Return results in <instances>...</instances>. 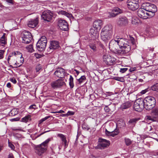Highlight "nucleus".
<instances>
[{"instance_id":"8fccbe9b","label":"nucleus","mask_w":158,"mask_h":158,"mask_svg":"<svg viewBox=\"0 0 158 158\" xmlns=\"http://www.w3.org/2000/svg\"><path fill=\"white\" fill-rule=\"evenodd\" d=\"M148 89H147L144 90H142L141 92V93L142 94H145L147 92H148Z\"/></svg>"},{"instance_id":"79ce46f5","label":"nucleus","mask_w":158,"mask_h":158,"mask_svg":"<svg viewBox=\"0 0 158 158\" xmlns=\"http://www.w3.org/2000/svg\"><path fill=\"white\" fill-rule=\"evenodd\" d=\"M118 125L119 126H123V127L125 126V123L123 121H118L117 122Z\"/></svg>"},{"instance_id":"5fc2aeb1","label":"nucleus","mask_w":158,"mask_h":158,"mask_svg":"<svg viewBox=\"0 0 158 158\" xmlns=\"http://www.w3.org/2000/svg\"><path fill=\"white\" fill-rule=\"evenodd\" d=\"M35 56L37 58H40L41 57V55L39 54L38 53H35L34 54Z\"/></svg>"},{"instance_id":"6e6552de","label":"nucleus","mask_w":158,"mask_h":158,"mask_svg":"<svg viewBox=\"0 0 158 158\" xmlns=\"http://www.w3.org/2000/svg\"><path fill=\"white\" fill-rule=\"evenodd\" d=\"M98 145L95 147L96 149H102L108 147L110 145V142L104 139H99Z\"/></svg>"},{"instance_id":"774afa93","label":"nucleus","mask_w":158,"mask_h":158,"mask_svg":"<svg viewBox=\"0 0 158 158\" xmlns=\"http://www.w3.org/2000/svg\"><path fill=\"white\" fill-rule=\"evenodd\" d=\"M64 111L62 110H60L59 111L57 112V113H64Z\"/></svg>"},{"instance_id":"f03ea898","label":"nucleus","mask_w":158,"mask_h":158,"mask_svg":"<svg viewBox=\"0 0 158 158\" xmlns=\"http://www.w3.org/2000/svg\"><path fill=\"white\" fill-rule=\"evenodd\" d=\"M113 34V27L111 24L105 26L102 29L100 35L102 40L107 42L112 37Z\"/></svg>"},{"instance_id":"dca6fc26","label":"nucleus","mask_w":158,"mask_h":158,"mask_svg":"<svg viewBox=\"0 0 158 158\" xmlns=\"http://www.w3.org/2000/svg\"><path fill=\"white\" fill-rule=\"evenodd\" d=\"M65 84V82L61 79H58L52 82L51 85L54 88H59Z\"/></svg>"},{"instance_id":"e2e57ef3","label":"nucleus","mask_w":158,"mask_h":158,"mask_svg":"<svg viewBox=\"0 0 158 158\" xmlns=\"http://www.w3.org/2000/svg\"><path fill=\"white\" fill-rule=\"evenodd\" d=\"M147 118L148 119H149V120H152V119H153V118H152L150 116H147Z\"/></svg>"},{"instance_id":"0eeeda50","label":"nucleus","mask_w":158,"mask_h":158,"mask_svg":"<svg viewBox=\"0 0 158 158\" xmlns=\"http://www.w3.org/2000/svg\"><path fill=\"white\" fill-rule=\"evenodd\" d=\"M127 6L128 8L132 10H135L139 7V0H127Z\"/></svg>"},{"instance_id":"b1692460","label":"nucleus","mask_w":158,"mask_h":158,"mask_svg":"<svg viewBox=\"0 0 158 158\" xmlns=\"http://www.w3.org/2000/svg\"><path fill=\"white\" fill-rule=\"evenodd\" d=\"M6 33H3V35L0 39V45L2 46H3L6 43Z\"/></svg>"},{"instance_id":"338daca9","label":"nucleus","mask_w":158,"mask_h":158,"mask_svg":"<svg viewBox=\"0 0 158 158\" xmlns=\"http://www.w3.org/2000/svg\"><path fill=\"white\" fill-rule=\"evenodd\" d=\"M3 146L2 144H0V152L2 149Z\"/></svg>"},{"instance_id":"69168bd1","label":"nucleus","mask_w":158,"mask_h":158,"mask_svg":"<svg viewBox=\"0 0 158 158\" xmlns=\"http://www.w3.org/2000/svg\"><path fill=\"white\" fill-rule=\"evenodd\" d=\"M6 2L10 3H12V0H6Z\"/></svg>"},{"instance_id":"f8f14e48","label":"nucleus","mask_w":158,"mask_h":158,"mask_svg":"<svg viewBox=\"0 0 158 158\" xmlns=\"http://www.w3.org/2000/svg\"><path fill=\"white\" fill-rule=\"evenodd\" d=\"M137 14L138 16L143 19H145L150 17L149 13L147 12L142 8H139L137 11Z\"/></svg>"},{"instance_id":"f3484780","label":"nucleus","mask_w":158,"mask_h":158,"mask_svg":"<svg viewBox=\"0 0 158 158\" xmlns=\"http://www.w3.org/2000/svg\"><path fill=\"white\" fill-rule=\"evenodd\" d=\"M122 11L118 7L114 8L110 12H109V15L108 17L110 18L114 17L117 15L119 13H122Z\"/></svg>"},{"instance_id":"a18cd8bd","label":"nucleus","mask_w":158,"mask_h":158,"mask_svg":"<svg viewBox=\"0 0 158 158\" xmlns=\"http://www.w3.org/2000/svg\"><path fill=\"white\" fill-rule=\"evenodd\" d=\"M5 51L4 50H0V59H2L3 58V54Z\"/></svg>"},{"instance_id":"5701e85b","label":"nucleus","mask_w":158,"mask_h":158,"mask_svg":"<svg viewBox=\"0 0 158 158\" xmlns=\"http://www.w3.org/2000/svg\"><path fill=\"white\" fill-rule=\"evenodd\" d=\"M18 57H17L16 60H18V62H19L20 64L19 65H17L16 66H15V67H18L20 66L24 62V58L22 57V54L19 52V53Z\"/></svg>"},{"instance_id":"473e14b6","label":"nucleus","mask_w":158,"mask_h":158,"mask_svg":"<svg viewBox=\"0 0 158 158\" xmlns=\"http://www.w3.org/2000/svg\"><path fill=\"white\" fill-rule=\"evenodd\" d=\"M18 110L16 109H13L10 111L9 114L10 115L14 116L18 114Z\"/></svg>"},{"instance_id":"58836bf2","label":"nucleus","mask_w":158,"mask_h":158,"mask_svg":"<svg viewBox=\"0 0 158 158\" xmlns=\"http://www.w3.org/2000/svg\"><path fill=\"white\" fill-rule=\"evenodd\" d=\"M152 115H158V108H155L152 112Z\"/></svg>"},{"instance_id":"2f4dec72","label":"nucleus","mask_w":158,"mask_h":158,"mask_svg":"<svg viewBox=\"0 0 158 158\" xmlns=\"http://www.w3.org/2000/svg\"><path fill=\"white\" fill-rule=\"evenodd\" d=\"M73 78L71 75L70 76L69 79V85L70 88H73L74 86Z\"/></svg>"},{"instance_id":"72a5a7b5","label":"nucleus","mask_w":158,"mask_h":158,"mask_svg":"<svg viewBox=\"0 0 158 158\" xmlns=\"http://www.w3.org/2000/svg\"><path fill=\"white\" fill-rule=\"evenodd\" d=\"M26 48L27 51L30 52H32L34 51L33 45L31 44H30L27 46H26Z\"/></svg>"},{"instance_id":"603ef678","label":"nucleus","mask_w":158,"mask_h":158,"mask_svg":"<svg viewBox=\"0 0 158 158\" xmlns=\"http://www.w3.org/2000/svg\"><path fill=\"white\" fill-rule=\"evenodd\" d=\"M105 133L106 135L108 136H110L111 132L108 131L106 129L105 130Z\"/></svg>"},{"instance_id":"393cba45","label":"nucleus","mask_w":158,"mask_h":158,"mask_svg":"<svg viewBox=\"0 0 158 158\" xmlns=\"http://www.w3.org/2000/svg\"><path fill=\"white\" fill-rule=\"evenodd\" d=\"M131 103L129 102H127L123 103L121 106V108L123 110L124 109H127L131 106Z\"/></svg>"},{"instance_id":"39448f33","label":"nucleus","mask_w":158,"mask_h":158,"mask_svg":"<svg viewBox=\"0 0 158 158\" xmlns=\"http://www.w3.org/2000/svg\"><path fill=\"white\" fill-rule=\"evenodd\" d=\"M50 140L51 139L49 138L41 144L35 147V152L36 153L39 155L41 156L45 152L47 149L48 143Z\"/></svg>"},{"instance_id":"0e129e2a","label":"nucleus","mask_w":158,"mask_h":158,"mask_svg":"<svg viewBox=\"0 0 158 158\" xmlns=\"http://www.w3.org/2000/svg\"><path fill=\"white\" fill-rule=\"evenodd\" d=\"M127 70H120V72L122 73H123L125 72Z\"/></svg>"},{"instance_id":"4be33fe9","label":"nucleus","mask_w":158,"mask_h":158,"mask_svg":"<svg viewBox=\"0 0 158 158\" xmlns=\"http://www.w3.org/2000/svg\"><path fill=\"white\" fill-rule=\"evenodd\" d=\"M19 53V52H15L10 54L7 59V60L9 61L10 60H16L18 55Z\"/></svg>"},{"instance_id":"4468645a","label":"nucleus","mask_w":158,"mask_h":158,"mask_svg":"<svg viewBox=\"0 0 158 158\" xmlns=\"http://www.w3.org/2000/svg\"><path fill=\"white\" fill-rule=\"evenodd\" d=\"M59 47V43L57 41H51L49 48L48 49V51L51 52L53 50L58 48Z\"/></svg>"},{"instance_id":"3c124183","label":"nucleus","mask_w":158,"mask_h":158,"mask_svg":"<svg viewBox=\"0 0 158 158\" xmlns=\"http://www.w3.org/2000/svg\"><path fill=\"white\" fill-rule=\"evenodd\" d=\"M105 111L107 112H109L110 111V109L109 108L108 106H106L104 108Z\"/></svg>"},{"instance_id":"412c9836","label":"nucleus","mask_w":158,"mask_h":158,"mask_svg":"<svg viewBox=\"0 0 158 158\" xmlns=\"http://www.w3.org/2000/svg\"><path fill=\"white\" fill-rule=\"evenodd\" d=\"M142 102L141 101L139 103L135 102L134 105V110L137 111H140L142 110V108L143 107V104H142Z\"/></svg>"},{"instance_id":"4c0bfd02","label":"nucleus","mask_w":158,"mask_h":158,"mask_svg":"<svg viewBox=\"0 0 158 158\" xmlns=\"http://www.w3.org/2000/svg\"><path fill=\"white\" fill-rule=\"evenodd\" d=\"M54 74L59 77H61V73L60 70H56L54 73Z\"/></svg>"},{"instance_id":"de8ad7c7","label":"nucleus","mask_w":158,"mask_h":158,"mask_svg":"<svg viewBox=\"0 0 158 158\" xmlns=\"http://www.w3.org/2000/svg\"><path fill=\"white\" fill-rule=\"evenodd\" d=\"M130 40L133 45L135 44V40L133 37L130 36Z\"/></svg>"},{"instance_id":"20e7f679","label":"nucleus","mask_w":158,"mask_h":158,"mask_svg":"<svg viewBox=\"0 0 158 158\" xmlns=\"http://www.w3.org/2000/svg\"><path fill=\"white\" fill-rule=\"evenodd\" d=\"M141 7L147 12H148L149 13L150 17L154 16L155 13L157 10L155 5L149 2H145L143 3Z\"/></svg>"},{"instance_id":"c9c22d12","label":"nucleus","mask_w":158,"mask_h":158,"mask_svg":"<svg viewBox=\"0 0 158 158\" xmlns=\"http://www.w3.org/2000/svg\"><path fill=\"white\" fill-rule=\"evenodd\" d=\"M151 89L152 90L158 91V83L154 85L151 87Z\"/></svg>"},{"instance_id":"a878e982","label":"nucleus","mask_w":158,"mask_h":158,"mask_svg":"<svg viewBox=\"0 0 158 158\" xmlns=\"http://www.w3.org/2000/svg\"><path fill=\"white\" fill-rule=\"evenodd\" d=\"M58 14L59 15H64L69 18H70L72 16V15L71 14L63 10H60L58 12Z\"/></svg>"},{"instance_id":"49530a36","label":"nucleus","mask_w":158,"mask_h":158,"mask_svg":"<svg viewBox=\"0 0 158 158\" xmlns=\"http://www.w3.org/2000/svg\"><path fill=\"white\" fill-rule=\"evenodd\" d=\"M114 79L115 80L121 82H123V78L119 77H114Z\"/></svg>"},{"instance_id":"423d86ee","label":"nucleus","mask_w":158,"mask_h":158,"mask_svg":"<svg viewBox=\"0 0 158 158\" xmlns=\"http://www.w3.org/2000/svg\"><path fill=\"white\" fill-rule=\"evenodd\" d=\"M47 39L45 36H42L38 41L36 44L37 49L40 51H44L46 46Z\"/></svg>"},{"instance_id":"c756f323","label":"nucleus","mask_w":158,"mask_h":158,"mask_svg":"<svg viewBox=\"0 0 158 158\" xmlns=\"http://www.w3.org/2000/svg\"><path fill=\"white\" fill-rule=\"evenodd\" d=\"M131 22L132 24L137 25L139 23V20L137 17H133L131 19Z\"/></svg>"},{"instance_id":"7ed1b4c3","label":"nucleus","mask_w":158,"mask_h":158,"mask_svg":"<svg viewBox=\"0 0 158 158\" xmlns=\"http://www.w3.org/2000/svg\"><path fill=\"white\" fill-rule=\"evenodd\" d=\"M142 104H143V107L147 110H150L155 107L156 104L155 98L152 96L146 97L142 101Z\"/></svg>"},{"instance_id":"e433bc0d","label":"nucleus","mask_w":158,"mask_h":158,"mask_svg":"<svg viewBox=\"0 0 158 158\" xmlns=\"http://www.w3.org/2000/svg\"><path fill=\"white\" fill-rule=\"evenodd\" d=\"M100 73H101L102 75H104L105 74L106 75H107V73H108V70H103V71H101V70H97Z\"/></svg>"},{"instance_id":"c85d7f7f","label":"nucleus","mask_w":158,"mask_h":158,"mask_svg":"<svg viewBox=\"0 0 158 158\" xmlns=\"http://www.w3.org/2000/svg\"><path fill=\"white\" fill-rule=\"evenodd\" d=\"M89 46L94 52L97 50L96 45L94 41L93 43H90Z\"/></svg>"},{"instance_id":"6e6d98bb","label":"nucleus","mask_w":158,"mask_h":158,"mask_svg":"<svg viewBox=\"0 0 158 158\" xmlns=\"http://www.w3.org/2000/svg\"><path fill=\"white\" fill-rule=\"evenodd\" d=\"M36 106V105H35V104H33V105H32L31 106H30L29 108V109H34V108H35Z\"/></svg>"},{"instance_id":"7c9ffc66","label":"nucleus","mask_w":158,"mask_h":158,"mask_svg":"<svg viewBox=\"0 0 158 158\" xmlns=\"http://www.w3.org/2000/svg\"><path fill=\"white\" fill-rule=\"evenodd\" d=\"M57 136L60 137L62 141L64 143H65L66 142H67L66 137L63 134H58L57 135Z\"/></svg>"},{"instance_id":"bf43d9fd","label":"nucleus","mask_w":158,"mask_h":158,"mask_svg":"<svg viewBox=\"0 0 158 158\" xmlns=\"http://www.w3.org/2000/svg\"><path fill=\"white\" fill-rule=\"evenodd\" d=\"M8 158H14L13 155L12 153H10L9 154Z\"/></svg>"},{"instance_id":"c03bdc74","label":"nucleus","mask_w":158,"mask_h":158,"mask_svg":"<svg viewBox=\"0 0 158 158\" xmlns=\"http://www.w3.org/2000/svg\"><path fill=\"white\" fill-rule=\"evenodd\" d=\"M82 127L83 129L88 130L89 129L88 126L85 124H83L82 125Z\"/></svg>"},{"instance_id":"9d476101","label":"nucleus","mask_w":158,"mask_h":158,"mask_svg":"<svg viewBox=\"0 0 158 158\" xmlns=\"http://www.w3.org/2000/svg\"><path fill=\"white\" fill-rule=\"evenodd\" d=\"M103 60L108 65H113L116 63V59L109 55H105L103 56Z\"/></svg>"},{"instance_id":"864d4df0","label":"nucleus","mask_w":158,"mask_h":158,"mask_svg":"<svg viewBox=\"0 0 158 158\" xmlns=\"http://www.w3.org/2000/svg\"><path fill=\"white\" fill-rule=\"evenodd\" d=\"M10 81L12 82L14 84H15L17 82L16 79L14 78L10 79Z\"/></svg>"},{"instance_id":"f704fd0d","label":"nucleus","mask_w":158,"mask_h":158,"mask_svg":"<svg viewBox=\"0 0 158 158\" xmlns=\"http://www.w3.org/2000/svg\"><path fill=\"white\" fill-rule=\"evenodd\" d=\"M124 140L127 146H128L131 144L132 141H131L129 138H125Z\"/></svg>"},{"instance_id":"680f3d73","label":"nucleus","mask_w":158,"mask_h":158,"mask_svg":"<svg viewBox=\"0 0 158 158\" xmlns=\"http://www.w3.org/2000/svg\"><path fill=\"white\" fill-rule=\"evenodd\" d=\"M6 86L8 87V88H10L11 87V84L9 82V83H8L7 84V85H6Z\"/></svg>"},{"instance_id":"aec40b11","label":"nucleus","mask_w":158,"mask_h":158,"mask_svg":"<svg viewBox=\"0 0 158 158\" xmlns=\"http://www.w3.org/2000/svg\"><path fill=\"white\" fill-rule=\"evenodd\" d=\"M128 21L125 17L119 18L117 21V23L120 25H125L127 24Z\"/></svg>"},{"instance_id":"6ab92c4d","label":"nucleus","mask_w":158,"mask_h":158,"mask_svg":"<svg viewBox=\"0 0 158 158\" xmlns=\"http://www.w3.org/2000/svg\"><path fill=\"white\" fill-rule=\"evenodd\" d=\"M103 25V23L102 20L100 19H97L95 20L93 23V27L98 29L100 28V29L101 27Z\"/></svg>"},{"instance_id":"4d7b16f0","label":"nucleus","mask_w":158,"mask_h":158,"mask_svg":"<svg viewBox=\"0 0 158 158\" xmlns=\"http://www.w3.org/2000/svg\"><path fill=\"white\" fill-rule=\"evenodd\" d=\"M9 146L12 149H13L14 147V146L13 144L11 143H10L9 142Z\"/></svg>"},{"instance_id":"ddd939ff","label":"nucleus","mask_w":158,"mask_h":158,"mask_svg":"<svg viewBox=\"0 0 158 158\" xmlns=\"http://www.w3.org/2000/svg\"><path fill=\"white\" fill-rule=\"evenodd\" d=\"M58 25L60 29L62 30L67 31L68 29V23L64 20L61 19H59Z\"/></svg>"},{"instance_id":"a211bd4d","label":"nucleus","mask_w":158,"mask_h":158,"mask_svg":"<svg viewBox=\"0 0 158 158\" xmlns=\"http://www.w3.org/2000/svg\"><path fill=\"white\" fill-rule=\"evenodd\" d=\"M38 23V19L36 18L35 19H31L29 21L27 25L31 28H34L36 27Z\"/></svg>"},{"instance_id":"37998d69","label":"nucleus","mask_w":158,"mask_h":158,"mask_svg":"<svg viewBox=\"0 0 158 158\" xmlns=\"http://www.w3.org/2000/svg\"><path fill=\"white\" fill-rule=\"evenodd\" d=\"M74 113L72 111H68L66 114H65L64 116H66L69 115H72L74 114Z\"/></svg>"},{"instance_id":"ea45409f","label":"nucleus","mask_w":158,"mask_h":158,"mask_svg":"<svg viewBox=\"0 0 158 158\" xmlns=\"http://www.w3.org/2000/svg\"><path fill=\"white\" fill-rule=\"evenodd\" d=\"M118 133L119 132L118 130H114V131L111 132V134L110 136L112 137H114L115 136L117 135Z\"/></svg>"},{"instance_id":"cd10ccee","label":"nucleus","mask_w":158,"mask_h":158,"mask_svg":"<svg viewBox=\"0 0 158 158\" xmlns=\"http://www.w3.org/2000/svg\"><path fill=\"white\" fill-rule=\"evenodd\" d=\"M138 120L139 119L136 118H134L130 119L128 122V124L129 125L135 126V124Z\"/></svg>"},{"instance_id":"f257e3e1","label":"nucleus","mask_w":158,"mask_h":158,"mask_svg":"<svg viewBox=\"0 0 158 158\" xmlns=\"http://www.w3.org/2000/svg\"><path fill=\"white\" fill-rule=\"evenodd\" d=\"M129 44L126 39L120 38L118 36L114 35V39L110 40L109 46L110 50L122 55L127 53L131 50Z\"/></svg>"},{"instance_id":"9b49d317","label":"nucleus","mask_w":158,"mask_h":158,"mask_svg":"<svg viewBox=\"0 0 158 158\" xmlns=\"http://www.w3.org/2000/svg\"><path fill=\"white\" fill-rule=\"evenodd\" d=\"M52 13L50 10H46L43 12L41 17L43 19L47 22L50 21L52 17Z\"/></svg>"},{"instance_id":"2eb2a0df","label":"nucleus","mask_w":158,"mask_h":158,"mask_svg":"<svg viewBox=\"0 0 158 158\" xmlns=\"http://www.w3.org/2000/svg\"><path fill=\"white\" fill-rule=\"evenodd\" d=\"M89 34L94 40L97 39L99 36V30L93 27L90 29Z\"/></svg>"},{"instance_id":"1a4fd4ad","label":"nucleus","mask_w":158,"mask_h":158,"mask_svg":"<svg viewBox=\"0 0 158 158\" xmlns=\"http://www.w3.org/2000/svg\"><path fill=\"white\" fill-rule=\"evenodd\" d=\"M22 42L25 44H29L32 40L31 33L29 31H24L22 33Z\"/></svg>"},{"instance_id":"09e8293b","label":"nucleus","mask_w":158,"mask_h":158,"mask_svg":"<svg viewBox=\"0 0 158 158\" xmlns=\"http://www.w3.org/2000/svg\"><path fill=\"white\" fill-rule=\"evenodd\" d=\"M152 157L153 158H158V152H155L154 153Z\"/></svg>"},{"instance_id":"a19ab883","label":"nucleus","mask_w":158,"mask_h":158,"mask_svg":"<svg viewBox=\"0 0 158 158\" xmlns=\"http://www.w3.org/2000/svg\"><path fill=\"white\" fill-rule=\"evenodd\" d=\"M85 79L86 78L85 76H81L78 80L79 83L81 84L83 82V81L85 80Z\"/></svg>"},{"instance_id":"bb28decb","label":"nucleus","mask_w":158,"mask_h":158,"mask_svg":"<svg viewBox=\"0 0 158 158\" xmlns=\"http://www.w3.org/2000/svg\"><path fill=\"white\" fill-rule=\"evenodd\" d=\"M31 120V116L30 115H27L25 117L23 118L21 121L23 122L27 123V122L30 121Z\"/></svg>"},{"instance_id":"13d9d810","label":"nucleus","mask_w":158,"mask_h":158,"mask_svg":"<svg viewBox=\"0 0 158 158\" xmlns=\"http://www.w3.org/2000/svg\"><path fill=\"white\" fill-rule=\"evenodd\" d=\"M19 120V119L18 118H12V119H11L10 120L11 121H18Z\"/></svg>"},{"instance_id":"052dcab7","label":"nucleus","mask_w":158,"mask_h":158,"mask_svg":"<svg viewBox=\"0 0 158 158\" xmlns=\"http://www.w3.org/2000/svg\"><path fill=\"white\" fill-rule=\"evenodd\" d=\"M45 119H44V118H43L39 121V123L40 124L42 122H43L44 121H45Z\"/></svg>"}]
</instances>
